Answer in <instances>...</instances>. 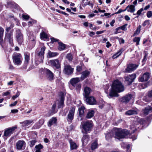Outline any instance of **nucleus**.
<instances>
[{"label": "nucleus", "instance_id": "1", "mask_svg": "<svg viewBox=\"0 0 152 152\" xmlns=\"http://www.w3.org/2000/svg\"><path fill=\"white\" fill-rule=\"evenodd\" d=\"M111 88L109 94L111 97H118L119 95L117 93L123 92L124 90V86L118 80L114 81L112 83Z\"/></svg>", "mask_w": 152, "mask_h": 152}, {"label": "nucleus", "instance_id": "2", "mask_svg": "<svg viewBox=\"0 0 152 152\" xmlns=\"http://www.w3.org/2000/svg\"><path fill=\"white\" fill-rule=\"evenodd\" d=\"M115 131V138L118 139L123 138L128 135L129 132L126 129H122L117 128H114Z\"/></svg>", "mask_w": 152, "mask_h": 152}, {"label": "nucleus", "instance_id": "3", "mask_svg": "<svg viewBox=\"0 0 152 152\" xmlns=\"http://www.w3.org/2000/svg\"><path fill=\"white\" fill-rule=\"evenodd\" d=\"M81 126L83 129L82 132L84 134H87L91 131L93 125L91 121H88L82 124H81Z\"/></svg>", "mask_w": 152, "mask_h": 152}, {"label": "nucleus", "instance_id": "4", "mask_svg": "<svg viewBox=\"0 0 152 152\" xmlns=\"http://www.w3.org/2000/svg\"><path fill=\"white\" fill-rule=\"evenodd\" d=\"M12 59L14 63L17 65H20L22 62V56L20 53H16L12 56Z\"/></svg>", "mask_w": 152, "mask_h": 152}, {"label": "nucleus", "instance_id": "5", "mask_svg": "<svg viewBox=\"0 0 152 152\" xmlns=\"http://www.w3.org/2000/svg\"><path fill=\"white\" fill-rule=\"evenodd\" d=\"M17 128V127L15 126L6 129L4 131V134L3 136L8 137L12 134L15 130Z\"/></svg>", "mask_w": 152, "mask_h": 152}, {"label": "nucleus", "instance_id": "6", "mask_svg": "<svg viewBox=\"0 0 152 152\" xmlns=\"http://www.w3.org/2000/svg\"><path fill=\"white\" fill-rule=\"evenodd\" d=\"M136 75L135 74H133L131 75L124 77L126 82L128 85L131 84L133 82L136 77Z\"/></svg>", "mask_w": 152, "mask_h": 152}, {"label": "nucleus", "instance_id": "7", "mask_svg": "<svg viewBox=\"0 0 152 152\" xmlns=\"http://www.w3.org/2000/svg\"><path fill=\"white\" fill-rule=\"evenodd\" d=\"M75 107L73 106L71 108L67 117L66 119L68 121H71L73 119L74 115Z\"/></svg>", "mask_w": 152, "mask_h": 152}, {"label": "nucleus", "instance_id": "8", "mask_svg": "<svg viewBox=\"0 0 152 152\" xmlns=\"http://www.w3.org/2000/svg\"><path fill=\"white\" fill-rule=\"evenodd\" d=\"M45 77L46 79L49 81H51L54 79V74L48 69H46L45 70Z\"/></svg>", "mask_w": 152, "mask_h": 152}, {"label": "nucleus", "instance_id": "9", "mask_svg": "<svg viewBox=\"0 0 152 152\" xmlns=\"http://www.w3.org/2000/svg\"><path fill=\"white\" fill-rule=\"evenodd\" d=\"M50 65L57 69H59L61 67V64L58 59L51 60L50 61Z\"/></svg>", "mask_w": 152, "mask_h": 152}, {"label": "nucleus", "instance_id": "10", "mask_svg": "<svg viewBox=\"0 0 152 152\" xmlns=\"http://www.w3.org/2000/svg\"><path fill=\"white\" fill-rule=\"evenodd\" d=\"M150 74L148 72L144 73L143 75H141L139 78V82H143L147 81L150 78Z\"/></svg>", "mask_w": 152, "mask_h": 152}, {"label": "nucleus", "instance_id": "11", "mask_svg": "<svg viewBox=\"0 0 152 152\" xmlns=\"http://www.w3.org/2000/svg\"><path fill=\"white\" fill-rule=\"evenodd\" d=\"M16 38L19 44L21 45L23 42V35L19 30L17 31Z\"/></svg>", "mask_w": 152, "mask_h": 152}, {"label": "nucleus", "instance_id": "12", "mask_svg": "<svg viewBox=\"0 0 152 152\" xmlns=\"http://www.w3.org/2000/svg\"><path fill=\"white\" fill-rule=\"evenodd\" d=\"M60 99L58 103V108H63L64 106V101L65 95L62 92H61L60 94Z\"/></svg>", "mask_w": 152, "mask_h": 152}, {"label": "nucleus", "instance_id": "13", "mask_svg": "<svg viewBox=\"0 0 152 152\" xmlns=\"http://www.w3.org/2000/svg\"><path fill=\"white\" fill-rule=\"evenodd\" d=\"M30 54L26 52L24 53V61L23 68L26 69L28 65L30 59Z\"/></svg>", "mask_w": 152, "mask_h": 152}, {"label": "nucleus", "instance_id": "14", "mask_svg": "<svg viewBox=\"0 0 152 152\" xmlns=\"http://www.w3.org/2000/svg\"><path fill=\"white\" fill-rule=\"evenodd\" d=\"M132 97V95L131 94H128L122 97L120 99L121 101L125 103H128Z\"/></svg>", "mask_w": 152, "mask_h": 152}, {"label": "nucleus", "instance_id": "15", "mask_svg": "<svg viewBox=\"0 0 152 152\" xmlns=\"http://www.w3.org/2000/svg\"><path fill=\"white\" fill-rule=\"evenodd\" d=\"M138 66V65H137L132 64H130L128 65L126 69L125 72H131L135 70Z\"/></svg>", "mask_w": 152, "mask_h": 152}, {"label": "nucleus", "instance_id": "16", "mask_svg": "<svg viewBox=\"0 0 152 152\" xmlns=\"http://www.w3.org/2000/svg\"><path fill=\"white\" fill-rule=\"evenodd\" d=\"M86 98V101L87 104L93 105L96 104V100L93 96H91Z\"/></svg>", "mask_w": 152, "mask_h": 152}, {"label": "nucleus", "instance_id": "17", "mask_svg": "<svg viewBox=\"0 0 152 152\" xmlns=\"http://www.w3.org/2000/svg\"><path fill=\"white\" fill-rule=\"evenodd\" d=\"M73 69L71 67L70 65H65L64 72L65 74L68 75H70L73 73Z\"/></svg>", "mask_w": 152, "mask_h": 152}, {"label": "nucleus", "instance_id": "18", "mask_svg": "<svg viewBox=\"0 0 152 152\" xmlns=\"http://www.w3.org/2000/svg\"><path fill=\"white\" fill-rule=\"evenodd\" d=\"M5 39L9 41V43L11 45L13 44V38H12V33H6Z\"/></svg>", "mask_w": 152, "mask_h": 152}, {"label": "nucleus", "instance_id": "19", "mask_svg": "<svg viewBox=\"0 0 152 152\" xmlns=\"http://www.w3.org/2000/svg\"><path fill=\"white\" fill-rule=\"evenodd\" d=\"M25 144V142L23 140H19L16 143L17 149L20 150L23 148Z\"/></svg>", "mask_w": 152, "mask_h": 152}, {"label": "nucleus", "instance_id": "20", "mask_svg": "<svg viewBox=\"0 0 152 152\" xmlns=\"http://www.w3.org/2000/svg\"><path fill=\"white\" fill-rule=\"evenodd\" d=\"M90 72L87 70H85L82 73V75L80 77L81 80H83L84 79L88 77L90 74Z\"/></svg>", "mask_w": 152, "mask_h": 152}, {"label": "nucleus", "instance_id": "21", "mask_svg": "<svg viewBox=\"0 0 152 152\" xmlns=\"http://www.w3.org/2000/svg\"><path fill=\"white\" fill-rule=\"evenodd\" d=\"M151 112V107L149 106L147 107L144 109H142L141 111L142 114L144 116L147 115L150 112Z\"/></svg>", "mask_w": 152, "mask_h": 152}, {"label": "nucleus", "instance_id": "22", "mask_svg": "<svg viewBox=\"0 0 152 152\" xmlns=\"http://www.w3.org/2000/svg\"><path fill=\"white\" fill-rule=\"evenodd\" d=\"M33 121L32 120H26L24 121L20 122V124H22L23 127L27 126H30L33 123Z\"/></svg>", "mask_w": 152, "mask_h": 152}, {"label": "nucleus", "instance_id": "23", "mask_svg": "<svg viewBox=\"0 0 152 152\" xmlns=\"http://www.w3.org/2000/svg\"><path fill=\"white\" fill-rule=\"evenodd\" d=\"M45 50V47L43 46L41 49V51L38 53V56L40 58L41 60H42L44 58V51Z\"/></svg>", "mask_w": 152, "mask_h": 152}, {"label": "nucleus", "instance_id": "24", "mask_svg": "<svg viewBox=\"0 0 152 152\" xmlns=\"http://www.w3.org/2000/svg\"><path fill=\"white\" fill-rule=\"evenodd\" d=\"M81 80L80 78L76 77L73 78L70 80V83L73 86L75 87L77 85L76 84Z\"/></svg>", "mask_w": 152, "mask_h": 152}, {"label": "nucleus", "instance_id": "25", "mask_svg": "<svg viewBox=\"0 0 152 152\" xmlns=\"http://www.w3.org/2000/svg\"><path fill=\"white\" fill-rule=\"evenodd\" d=\"M78 111L79 115L81 117L84 115V114L86 111V109L84 106H81L79 108Z\"/></svg>", "mask_w": 152, "mask_h": 152}, {"label": "nucleus", "instance_id": "26", "mask_svg": "<svg viewBox=\"0 0 152 152\" xmlns=\"http://www.w3.org/2000/svg\"><path fill=\"white\" fill-rule=\"evenodd\" d=\"M57 119L56 117H53L50 119L48 123V125L49 127H51L52 125L56 124L57 122Z\"/></svg>", "mask_w": 152, "mask_h": 152}, {"label": "nucleus", "instance_id": "27", "mask_svg": "<svg viewBox=\"0 0 152 152\" xmlns=\"http://www.w3.org/2000/svg\"><path fill=\"white\" fill-rule=\"evenodd\" d=\"M84 96L85 98L88 97L91 91V89L89 87H86L84 88Z\"/></svg>", "mask_w": 152, "mask_h": 152}, {"label": "nucleus", "instance_id": "28", "mask_svg": "<svg viewBox=\"0 0 152 152\" xmlns=\"http://www.w3.org/2000/svg\"><path fill=\"white\" fill-rule=\"evenodd\" d=\"M70 144V149L71 150L76 149L78 146L75 142L73 141L72 140H70L69 141Z\"/></svg>", "mask_w": 152, "mask_h": 152}, {"label": "nucleus", "instance_id": "29", "mask_svg": "<svg viewBox=\"0 0 152 152\" xmlns=\"http://www.w3.org/2000/svg\"><path fill=\"white\" fill-rule=\"evenodd\" d=\"M89 136L87 134L84 135L82 139L83 144L84 145L87 144Z\"/></svg>", "mask_w": 152, "mask_h": 152}, {"label": "nucleus", "instance_id": "30", "mask_svg": "<svg viewBox=\"0 0 152 152\" xmlns=\"http://www.w3.org/2000/svg\"><path fill=\"white\" fill-rule=\"evenodd\" d=\"M58 50L60 51L64 50L66 48V45L61 42H58Z\"/></svg>", "mask_w": 152, "mask_h": 152}, {"label": "nucleus", "instance_id": "31", "mask_svg": "<svg viewBox=\"0 0 152 152\" xmlns=\"http://www.w3.org/2000/svg\"><path fill=\"white\" fill-rule=\"evenodd\" d=\"M58 53L57 52H54L49 51L48 53V55L50 58L54 57L57 56Z\"/></svg>", "mask_w": 152, "mask_h": 152}, {"label": "nucleus", "instance_id": "32", "mask_svg": "<svg viewBox=\"0 0 152 152\" xmlns=\"http://www.w3.org/2000/svg\"><path fill=\"white\" fill-rule=\"evenodd\" d=\"M149 96V94L148 93L147 95L143 97V100L146 102L151 101L152 100V98Z\"/></svg>", "mask_w": 152, "mask_h": 152}, {"label": "nucleus", "instance_id": "33", "mask_svg": "<svg viewBox=\"0 0 152 152\" xmlns=\"http://www.w3.org/2000/svg\"><path fill=\"white\" fill-rule=\"evenodd\" d=\"M125 113L127 115H131L133 114H136L137 113V112L136 110H131L126 111Z\"/></svg>", "mask_w": 152, "mask_h": 152}, {"label": "nucleus", "instance_id": "34", "mask_svg": "<svg viewBox=\"0 0 152 152\" xmlns=\"http://www.w3.org/2000/svg\"><path fill=\"white\" fill-rule=\"evenodd\" d=\"M94 111L93 110L89 111L87 113L86 118H90L94 116Z\"/></svg>", "mask_w": 152, "mask_h": 152}, {"label": "nucleus", "instance_id": "35", "mask_svg": "<svg viewBox=\"0 0 152 152\" xmlns=\"http://www.w3.org/2000/svg\"><path fill=\"white\" fill-rule=\"evenodd\" d=\"M43 146L41 144L36 145L35 146L36 148L35 152H41V150L43 148Z\"/></svg>", "mask_w": 152, "mask_h": 152}, {"label": "nucleus", "instance_id": "36", "mask_svg": "<svg viewBox=\"0 0 152 152\" xmlns=\"http://www.w3.org/2000/svg\"><path fill=\"white\" fill-rule=\"evenodd\" d=\"M122 48L118 52L113 55L112 57L113 58H117L121 55L122 52Z\"/></svg>", "mask_w": 152, "mask_h": 152}, {"label": "nucleus", "instance_id": "37", "mask_svg": "<svg viewBox=\"0 0 152 152\" xmlns=\"http://www.w3.org/2000/svg\"><path fill=\"white\" fill-rule=\"evenodd\" d=\"M129 9L127 10L128 12L133 13L135 11V6L133 5L129 6Z\"/></svg>", "mask_w": 152, "mask_h": 152}, {"label": "nucleus", "instance_id": "38", "mask_svg": "<svg viewBox=\"0 0 152 152\" xmlns=\"http://www.w3.org/2000/svg\"><path fill=\"white\" fill-rule=\"evenodd\" d=\"M40 37L41 39H47L48 36L47 34L43 31L40 34Z\"/></svg>", "mask_w": 152, "mask_h": 152}, {"label": "nucleus", "instance_id": "39", "mask_svg": "<svg viewBox=\"0 0 152 152\" xmlns=\"http://www.w3.org/2000/svg\"><path fill=\"white\" fill-rule=\"evenodd\" d=\"M97 143L96 141L94 142H93L91 146V148L92 150H94L97 148Z\"/></svg>", "mask_w": 152, "mask_h": 152}, {"label": "nucleus", "instance_id": "40", "mask_svg": "<svg viewBox=\"0 0 152 152\" xmlns=\"http://www.w3.org/2000/svg\"><path fill=\"white\" fill-rule=\"evenodd\" d=\"M141 27V26L140 25H139V26L137 27V29L136 30L134 34L133 35L134 36L135 35L138 34L140 33Z\"/></svg>", "mask_w": 152, "mask_h": 152}, {"label": "nucleus", "instance_id": "41", "mask_svg": "<svg viewBox=\"0 0 152 152\" xmlns=\"http://www.w3.org/2000/svg\"><path fill=\"white\" fill-rule=\"evenodd\" d=\"M140 38L139 37H135L133 39V41L136 42V45H138L139 44Z\"/></svg>", "mask_w": 152, "mask_h": 152}, {"label": "nucleus", "instance_id": "42", "mask_svg": "<svg viewBox=\"0 0 152 152\" xmlns=\"http://www.w3.org/2000/svg\"><path fill=\"white\" fill-rule=\"evenodd\" d=\"M56 104H54L52 106V109L51 110V113H55L56 112L55 110V108L56 107Z\"/></svg>", "mask_w": 152, "mask_h": 152}, {"label": "nucleus", "instance_id": "43", "mask_svg": "<svg viewBox=\"0 0 152 152\" xmlns=\"http://www.w3.org/2000/svg\"><path fill=\"white\" fill-rule=\"evenodd\" d=\"M66 58L70 61H72V56L71 54H68L66 56Z\"/></svg>", "mask_w": 152, "mask_h": 152}, {"label": "nucleus", "instance_id": "44", "mask_svg": "<svg viewBox=\"0 0 152 152\" xmlns=\"http://www.w3.org/2000/svg\"><path fill=\"white\" fill-rule=\"evenodd\" d=\"M20 94V92L18 91L16 93V95H15L13 96L12 97V99L13 100H14L15 99V98H17V97L19 96Z\"/></svg>", "mask_w": 152, "mask_h": 152}, {"label": "nucleus", "instance_id": "45", "mask_svg": "<svg viewBox=\"0 0 152 152\" xmlns=\"http://www.w3.org/2000/svg\"><path fill=\"white\" fill-rule=\"evenodd\" d=\"M13 27V25L11 24L10 26L9 27H7L6 28V31L7 32V33Z\"/></svg>", "mask_w": 152, "mask_h": 152}, {"label": "nucleus", "instance_id": "46", "mask_svg": "<svg viewBox=\"0 0 152 152\" xmlns=\"http://www.w3.org/2000/svg\"><path fill=\"white\" fill-rule=\"evenodd\" d=\"M36 142V141L35 140H33L30 141V147H33L35 144V143Z\"/></svg>", "mask_w": 152, "mask_h": 152}, {"label": "nucleus", "instance_id": "47", "mask_svg": "<svg viewBox=\"0 0 152 152\" xmlns=\"http://www.w3.org/2000/svg\"><path fill=\"white\" fill-rule=\"evenodd\" d=\"M147 16L148 18H150L152 16V12L151 11H149L147 12Z\"/></svg>", "mask_w": 152, "mask_h": 152}, {"label": "nucleus", "instance_id": "48", "mask_svg": "<svg viewBox=\"0 0 152 152\" xmlns=\"http://www.w3.org/2000/svg\"><path fill=\"white\" fill-rule=\"evenodd\" d=\"M144 57L143 58V59L142 60V61L143 62L144 61H145L147 59L146 58L148 55V54L146 52H145L144 53Z\"/></svg>", "mask_w": 152, "mask_h": 152}, {"label": "nucleus", "instance_id": "49", "mask_svg": "<svg viewBox=\"0 0 152 152\" xmlns=\"http://www.w3.org/2000/svg\"><path fill=\"white\" fill-rule=\"evenodd\" d=\"M143 10V8H142L140 9V10H138L137 13V14L138 15H140L141 13L142 12Z\"/></svg>", "mask_w": 152, "mask_h": 152}, {"label": "nucleus", "instance_id": "50", "mask_svg": "<svg viewBox=\"0 0 152 152\" xmlns=\"http://www.w3.org/2000/svg\"><path fill=\"white\" fill-rule=\"evenodd\" d=\"M149 20H145L143 24V25L144 26H145L147 25H149Z\"/></svg>", "mask_w": 152, "mask_h": 152}, {"label": "nucleus", "instance_id": "51", "mask_svg": "<svg viewBox=\"0 0 152 152\" xmlns=\"http://www.w3.org/2000/svg\"><path fill=\"white\" fill-rule=\"evenodd\" d=\"M51 43H53L54 42H56V41H58V39H55L54 38H51Z\"/></svg>", "mask_w": 152, "mask_h": 152}, {"label": "nucleus", "instance_id": "52", "mask_svg": "<svg viewBox=\"0 0 152 152\" xmlns=\"http://www.w3.org/2000/svg\"><path fill=\"white\" fill-rule=\"evenodd\" d=\"M127 26V24H125V25L120 27V28L122 30H124L126 28V26Z\"/></svg>", "mask_w": 152, "mask_h": 152}, {"label": "nucleus", "instance_id": "53", "mask_svg": "<svg viewBox=\"0 0 152 152\" xmlns=\"http://www.w3.org/2000/svg\"><path fill=\"white\" fill-rule=\"evenodd\" d=\"M18 101H15L13 103H12V104H10V107H12V106H15L18 103Z\"/></svg>", "mask_w": 152, "mask_h": 152}, {"label": "nucleus", "instance_id": "54", "mask_svg": "<svg viewBox=\"0 0 152 152\" xmlns=\"http://www.w3.org/2000/svg\"><path fill=\"white\" fill-rule=\"evenodd\" d=\"M23 18L26 20H28L29 18V16L28 15H23Z\"/></svg>", "mask_w": 152, "mask_h": 152}, {"label": "nucleus", "instance_id": "55", "mask_svg": "<svg viewBox=\"0 0 152 152\" xmlns=\"http://www.w3.org/2000/svg\"><path fill=\"white\" fill-rule=\"evenodd\" d=\"M82 70V67L81 66H77V70L79 72H80Z\"/></svg>", "mask_w": 152, "mask_h": 152}, {"label": "nucleus", "instance_id": "56", "mask_svg": "<svg viewBox=\"0 0 152 152\" xmlns=\"http://www.w3.org/2000/svg\"><path fill=\"white\" fill-rule=\"evenodd\" d=\"M10 93L9 91H7L3 94V95L5 96H7L10 94Z\"/></svg>", "mask_w": 152, "mask_h": 152}, {"label": "nucleus", "instance_id": "57", "mask_svg": "<svg viewBox=\"0 0 152 152\" xmlns=\"http://www.w3.org/2000/svg\"><path fill=\"white\" fill-rule=\"evenodd\" d=\"M111 46V44H110L109 42H107L106 43V46L107 48H109Z\"/></svg>", "mask_w": 152, "mask_h": 152}, {"label": "nucleus", "instance_id": "58", "mask_svg": "<svg viewBox=\"0 0 152 152\" xmlns=\"http://www.w3.org/2000/svg\"><path fill=\"white\" fill-rule=\"evenodd\" d=\"M125 20L127 21L130 20V18L128 15H126L125 16Z\"/></svg>", "mask_w": 152, "mask_h": 152}, {"label": "nucleus", "instance_id": "59", "mask_svg": "<svg viewBox=\"0 0 152 152\" xmlns=\"http://www.w3.org/2000/svg\"><path fill=\"white\" fill-rule=\"evenodd\" d=\"M115 22V20H113L110 23V24L111 26H113L114 25L113 24Z\"/></svg>", "mask_w": 152, "mask_h": 152}, {"label": "nucleus", "instance_id": "60", "mask_svg": "<svg viewBox=\"0 0 152 152\" xmlns=\"http://www.w3.org/2000/svg\"><path fill=\"white\" fill-rule=\"evenodd\" d=\"M18 110L17 109H14L11 110V112L12 113H16L18 112Z\"/></svg>", "mask_w": 152, "mask_h": 152}, {"label": "nucleus", "instance_id": "61", "mask_svg": "<svg viewBox=\"0 0 152 152\" xmlns=\"http://www.w3.org/2000/svg\"><path fill=\"white\" fill-rule=\"evenodd\" d=\"M104 31H97L96 32V34H99L103 33Z\"/></svg>", "mask_w": 152, "mask_h": 152}, {"label": "nucleus", "instance_id": "62", "mask_svg": "<svg viewBox=\"0 0 152 152\" xmlns=\"http://www.w3.org/2000/svg\"><path fill=\"white\" fill-rule=\"evenodd\" d=\"M148 93L149 94L150 96H151L152 98V90L148 91Z\"/></svg>", "mask_w": 152, "mask_h": 152}, {"label": "nucleus", "instance_id": "63", "mask_svg": "<svg viewBox=\"0 0 152 152\" xmlns=\"http://www.w3.org/2000/svg\"><path fill=\"white\" fill-rule=\"evenodd\" d=\"M62 1L64 3L66 4H69L70 3V2H69L67 0H62Z\"/></svg>", "mask_w": 152, "mask_h": 152}, {"label": "nucleus", "instance_id": "64", "mask_svg": "<svg viewBox=\"0 0 152 152\" xmlns=\"http://www.w3.org/2000/svg\"><path fill=\"white\" fill-rule=\"evenodd\" d=\"M9 69H14V67L11 64H9Z\"/></svg>", "mask_w": 152, "mask_h": 152}]
</instances>
